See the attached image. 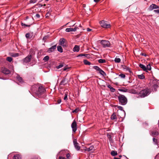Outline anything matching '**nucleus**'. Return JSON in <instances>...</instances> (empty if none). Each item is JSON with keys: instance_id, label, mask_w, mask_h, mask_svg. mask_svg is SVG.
I'll use <instances>...</instances> for the list:
<instances>
[{"instance_id": "nucleus-1", "label": "nucleus", "mask_w": 159, "mask_h": 159, "mask_svg": "<svg viewBox=\"0 0 159 159\" xmlns=\"http://www.w3.org/2000/svg\"><path fill=\"white\" fill-rule=\"evenodd\" d=\"M150 93V90L147 88H146L141 90L139 92V94L141 98H144L149 95Z\"/></svg>"}, {"instance_id": "nucleus-2", "label": "nucleus", "mask_w": 159, "mask_h": 159, "mask_svg": "<svg viewBox=\"0 0 159 159\" xmlns=\"http://www.w3.org/2000/svg\"><path fill=\"white\" fill-rule=\"evenodd\" d=\"M118 99L119 103L122 105H125L127 103V99L124 95H120L118 96Z\"/></svg>"}, {"instance_id": "nucleus-3", "label": "nucleus", "mask_w": 159, "mask_h": 159, "mask_svg": "<svg viewBox=\"0 0 159 159\" xmlns=\"http://www.w3.org/2000/svg\"><path fill=\"white\" fill-rule=\"evenodd\" d=\"M117 108L120 110L119 111H117L118 116L121 118H124L125 116V112L123 110V107L120 106H118Z\"/></svg>"}, {"instance_id": "nucleus-4", "label": "nucleus", "mask_w": 159, "mask_h": 159, "mask_svg": "<svg viewBox=\"0 0 159 159\" xmlns=\"http://www.w3.org/2000/svg\"><path fill=\"white\" fill-rule=\"evenodd\" d=\"M45 92V89L42 86H40L39 87L38 91L34 92L38 97H40L41 95L43 94Z\"/></svg>"}, {"instance_id": "nucleus-5", "label": "nucleus", "mask_w": 159, "mask_h": 159, "mask_svg": "<svg viewBox=\"0 0 159 159\" xmlns=\"http://www.w3.org/2000/svg\"><path fill=\"white\" fill-rule=\"evenodd\" d=\"M93 68L97 71H98L99 73L102 76H105L106 75V73L98 66H93Z\"/></svg>"}, {"instance_id": "nucleus-6", "label": "nucleus", "mask_w": 159, "mask_h": 159, "mask_svg": "<svg viewBox=\"0 0 159 159\" xmlns=\"http://www.w3.org/2000/svg\"><path fill=\"white\" fill-rule=\"evenodd\" d=\"M100 43L104 48L109 47L110 46V42L107 40H102Z\"/></svg>"}, {"instance_id": "nucleus-7", "label": "nucleus", "mask_w": 159, "mask_h": 159, "mask_svg": "<svg viewBox=\"0 0 159 159\" xmlns=\"http://www.w3.org/2000/svg\"><path fill=\"white\" fill-rule=\"evenodd\" d=\"M100 23L101 26L104 28H109L111 26L110 24H107V22L104 20H102L100 21Z\"/></svg>"}, {"instance_id": "nucleus-8", "label": "nucleus", "mask_w": 159, "mask_h": 159, "mask_svg": "<svg viewBox=\"0 0 159 159\" xmlns=\"http://www.w3.org/2000/svg\"><path fill=\"white\" fill-rule=\"evenodd\" d=\"M77 123L75 120H74L71 125V127L72 129V132L75 133L77 130Z\"/></svg>"}, {"instance_id": "nucleus-9", "label": "nucleus", "mask_w": 159, "mask_h": 159, "mask_svg": "<svg viewBox=\"0 0 159 159\" xmlns=\"http://www.w3.org/2000/svg\"><path fill=\"white\" fill-rule=\"evenodd\" d=\"M73 143L75 148L78 151L79 150L80 147L79 146V143H77L76 139H75L73 140Z\"/></svg>"}, {"instance_id": "nucleus-10", "label": "nucleus", "mask_w": 159, "mask_h": 159, "mask_svg": "<svg viewBox=\"0 0 159 159\" xmlns=\"http://www.w3.org/2000/svg\"><path fill=\"white\" fill-rule=\"evenodd\" d=\"M59 44L63 47H66L65 39L64 38L61 39L59 40Z\"/></svg>"}, {"instance_id": "nucleus-11", "label": "nucleus", "mask_w": 159, "mask_h": 159, "mask_svg": "<svg viewBox=\"0 0 159 159\" xmlns=\"http://www.w3.org/2000/svg\"><path fill=\"white\" fill-rule=\"evenodd\" d=\"M78 27H75L74 28H67L66 29V31L67 32L75 31L77 29Z\"/></svg>"}, {"instance_id": "nucleus-12", "label": "nucleus", "mask_w": 159, "mask_h": 159, "mask_svg": "<svg viewBox=\"0 0 159 159\" xmlns=\"http://www.w3.org/2000/svg\"><path fill=\"white\" fill-rule=\"evenodd\" d=\"M32 57L31 56H30L28 57H27L23 60V61L24 63H27L30 61Z\"/></svg>"}, {"instance_id": "nucleus-13", "label": "nucleus", "mask_w": 159, "mask_h": 159, "mask_svg": "<svg viewBox=\"0 0 159 159\" xmlns=\"http://www.w3.org/2000/svg\"><path fill=\"white\" fill-rule=\"evenodd\" d=\"M84 150L85 151H87L88 152H90L94 150V147L93 146H91L89 148H87L86 147L84 149Z\"/></svg>"}, {"instance_id": "nucleus-14", "label": "nucleus", "mask_w": 159, "mask_h": 159, "mask_svg": "<svg viewBox=\"0 0 159 159\" xmlns=\"http://www.w3.org/2000/svg\"><path fill=\"white\" fill-rule=\"evenodd\" d=\"M56 45H55L52 46L50 48H49V49L48 50V52H53L55 49H56Z\"/></svg>"}, {"instance_id": "nucleus-15", "label": "nucleus", "mask_w": 159, "mask_h": 159, "mask_svg": "<svg viewBox=\"0 0 159 159\" xmlns=\"http://www.w3.org/2000/svg\"><path fill=\"white\" fill-rule=\"evenodd\" d=\"M68 83L67 80L66 78H64L60 82V84L61 85H65Z\"/></svg>"}, {"instance_id": "nucleus-16", "label": "nucleus", "mask_w": 159, "mask_h": 159, "mask_svg": "<svg viewBox=\"0 0 159 159\" xmlns=\"http://www.w3.org/2000/svg\"><path fill=\"white\" fill-rule=\"evenodd\" d=\"M2 72L5 74H8L10 72V71L6 68H4L2 70Z\"/></svg>"}, {"instance_id": "nucleus-17", "label": "nucleus", "mask_w": 159, "mask_h": 159, "mask_svg": "<svg viewBox=\"0 0 159 159\" xmlns=\"http://www.w3.org/2000/svg\"><path fill=\"white\" fill-rule=\"evenodd\" d=\"M9 54L11 56L13 57H16L19 56V54L17 53L11 52Z\"/></svg>"}, {"instance_id": "nucleus-18", "label": "nucleus", "mask_w": 159, "mask_h": 159, "mask_svg": "<svg viewBox=\"0 0 159 159\" xmlns=\"http://www.w3.org/2000/svg\"><path fill=\"white\" fill-rule=\"evenodd\" d=\"M80 50L79 46L77 45H75L73 48V50L74 52H78Z\"/></svg>"}, {"instance_id": "nucleus-19", "label": "nucleus", "mask_w": 159, "mask_h": 159, "mask_svg": "<svg viewBox=\"0 0 159 159\" xmlns=\"http://www.w3.org/2000/svg\"><path fill=\"white\" fill-rule=\"evenodd\" d=\"M139 66L142 68L144 71H146V66L141 64H140L139 65Z\"/></svg>"}, {"instance_id": "nucleus-20", "label": "nucleus", "mask_w": 159, "mask_h": 159, "mask_svg": "<svg viewBox=\"0 0 159 159\" xmlns=\"http://www.w3.org/2000/svg\"><path fill=\"white\" fill-rule=\"evenodd\" d=\"M68 91H66L65 93L64 97V100L65 101L67 100V96H68Z\"/></svg>"}, {"instance_id": "nucleus-21", "label": "nucleus", "mask_w": 159, "mask_h": 159, "mask_svg": "<svg viewBox=\"0 0 159 159\" xmlns=\"http://www.w3.org/2000/svg\"><path fill=\"white\" fill-rule=\"evenodd\" d=\"M111 154L112 156H115L117 155V153L116 151L112 150L111 152Z\"/></svg>"}, {"instance_id": "nucleus-22", "label": "nucleus", "mask_w": 159, "mask_h": 159, "mask_svg": "<svg viewBox=\"0 0 159 159\" xmlns=\"http://www.w3.org/2000/svg\"><path fill=\"white\" fill-rule=\"evenodd\" d=\"M116 119L117 117L116 115L114 113L111 116V119L112 120H114L115 119Z\"/></svg>"}, {"instance_id": "nucleus-23", "label": "nucleus", "mask_w": 159, "mask_h": 159, "mask_svg": "<svg viewBox=\"0 0 159 159\" xmlns=\"http://www.w3.org/2000/svg\"><path fill=\"white\" fill-rule=\"evenodd\" d=\"M124 69L128 71L129 72H131L130 68L126 66H124Z\"/></svg>"}, {"instance_id": "nucleus-24", "label": "nucleus", "mask_w": 159, "mask_h": 159, "mask_svg": "<svg viewBox=\"0 0 159 159\" xmlns=\"http://www.w3.org/2000/svg\"><path fill=\"white\" fill-rule=\"evenodd\" d=\"M57 50L60 52H63V49L61 46H57Z\"/></svg>"}, {"instance_id": "nucleus-25", "label": "nucleus", "mask_w": 159, "mask_h": 159, "mask_svg": "<svg viewBox=\"0 0 159 159\" xmlns=\"http://www.w3.org/2000/svg\"><path fill=\"white\" fill-rule=\"evenodd\" d=\"M98 62L100 63H105L106 61L104 59H100L98 60Z\"/></svg>"}, {"instance_id": "nucleus-26", "label": "nucleus", "mask_w": 159, "mask_h": 159, "mask_svg": "<svg viewBox=\"0 0 159 159\" xmlns=\"http://www.w3.org/2000/svg\"><path fill=\"white\" fill-rule=\"evenodd\" d=\"M84 64L86 65H89L91 64V63L87 60H84Z\"/></svg>"}, {"instance_id": "nucleus-27", "label": "nucleus", "mask_w": 159, "mask_h": 159, "mask_svg": "<svg viewBox=\"0 0 159 159\" xmlns=\"http://www.w3.org/2000/svg\"><path fill=\"white\" fill-rule=\"evenodd\" d=\"M139 78L143 80L145 78V76L143 74L138 75Z\"/></svg>"}, {"instance_id": "nucleus-28", "label": "nucleus", "mask_w": 159, "mask_h": 159, "mask_svg": "<svg viewBox=\"0 0 159 159\" xmlns=\"http://www.w3.org/2000/svg\"><path fill=\"white\" fill-rule=\"evenodd\" d=\"M146 72H147V70H151V68L150 64H148L147 65V67H146Z\"/></svg>"}, {"instance_id": "nucleus-29", "label": "nucleus", "mask_w": 159, "mask_h": 159, "mask_svg": "<svg viewBox=\"0 0 159 159\" xmlns=\"http://www.w3.org/2000/svg\"><path fill=\"white\" fill-rule=\"evenodd\" d=\"M151 7H152L153 9L158 8V7L155 4H152L151 5Z\"/></svg>"}, {"instance_id": "nucleus-30", "label": "nucleus", "mask_w": 159, "mask_h": 159, "mask_svg": "<svg viewBox=\"0 0 159 159\" xmlns=\"http://www.w3.org/2000/svg\"><path fill=\"white\" fill-rule=\"evenodd\" d=\"M40 15L38 13H37L34 16V17L37 19H39L40 18Z\"/></svg>"}, {"instance_id": "nucleus-31", "label": "nucleus", "mask_w": 159, "mask_h": 159, "mask_svg": "<svg viewBox=\"0 0 159 159\" xmlns=\"http://www.w3.org/2000/svg\"><path fill=\"white\" fill-rule=\"evenodd\" d=\"M154 89L155 91H156L157 90V89L158 87V85L157 84H154L153 85Z\"/></svg>"}, {"instance_id": "nucleus-32", "label": "nucleus", "mask_w": 159, "mask_h": 159, "mask_svg": "<svg viewBox=\"0 0 159 159\" xmlns=\"http://www.w3.org/2000/svg\"><path fill=\"white\" fill-rule=\"evenodd\" d=\"M115 61L116 63H119L120 61V59L118 58H116L115 59Z\"/></svg>"}, {"instance_id": "nucleus-33", "label": "nucleus", "mask_w": 159, "mask_h": 159, "mask_svg": "<svg viewBox=\"0 0 159 159\" xmlns=\"http://www.w3.org/2000/svg\"><path fill=\"white\" fill-rule=\"evenodd\" d=\"M6 60L9 62H11L12 60V58L11 57H7L6 58Z\"/></svg>"}, {"instance_id": "nucleus-34", "label": "nucleus", "mask_w": 159, "mask_h": 159, "mask_svg": "<svg viewBox=\"0 0 159 159\" xmlns=\"http://www.w3.org/2000/svg\"><path fill=\"white\" fill-rule=\"evenodd\" d=\"M49 59V57L48 56H46L45 57L43 58V60L44 61H47Z\"/></svg>"}, {"instance_id": "nucleus-35", "label": "nucleus", "mask_w": 159, "mask_h": 159, "mask_svg": "<svg viewBox=\"0 0 159 159\" xmlns=\"http://www.w3.org/2000/svg\"><path fill=\"white\" fill-rule=\"evenodd\" d=\"M13 159H20L19 155H15L13 157Z\"/></svg>"}, {"instance_id": "nucleus-36", "label": "nucleus", "mask_w": 159, "mask_h": 159, "mask_svg": "<svg viewBox=\"0 0 159 159\" xmlns=\"http://www.w3.org/2000/svg\"><path fill=\"white\" fill-rule=\"evenodd\" d=\"M152 133L153 135H157L159 134L158 132L157 131H153L152 132Z\"/></svg>"}, {"instance_id": "nucleus-37", "label": "nucleus", "mask_w": 159, "mask_h": 159, "mask_svg": "<svg viewBox=\"0 0 159 159\" xmlns=\"http://www.w3.org/2000/svg\"><path fill=\"white\" fill-rule=\"evenodd\" d=\"M88 55L87 54H79L77 57H82V56H85V57H87V56Z\"/></svg>"}, {"instance_id": "nucleus-38", "label": "nucleus", "mask_w": 159, "mask_h": 159, "mask_svg": "<svg viewBox=\"0 0 159 159\" xmlns=\"http://www.w3.org/2000/svg\"><path fill=\"white\" fill-rule=\"evenodd\" d=\"M37 1V0H30V3H36Z\"/></svg>"}, {"instance_id": "nucleus-39", "label": "nucleus", "mask_w": 159, "mask_h": 159, "mask_svg": "<svg viewBox=\"0 0 159 159\" xmlns=\"http://www.w3.org/2000/svg\"><path fill=\"white\" fill-rule=\"evenodd\" d=\"M119 76H120L121 78H125V75L124 74H120L119 75Z\"/></svg>"}, {"instance_id": "nucleus-40", "label": "nucleus", "mask_w": 159, "mask_h": 159, "mask_svg": "<svg viewBox=\"0 0 159 159\" xmlns=\"http://www.w3.org/2000/svg\"><path fill=\"white\" fill-rule=\"evenodd\" d=\"M153 142L155 144H156L157 143V140L155 138H153Z\"/></svg>"}, {"instance_id": "nucleus-41", "label": "nucleus", "mask_w": 159, "mask_h": 159, "mask_svg": "<svg viewBox=\"0 0 159 159\" xmlns=\"http://www.w3.org/2000/svg\"><path fill=\"white\" fill-rule=\"evenodd\" d=\"M25 37L29 39L31 38L30 37V34L29 33H27L25 35Z\"/></svg>"}, {"instance_id": "nucleus-42", "label": "nucleus", "mask_w": 159, "mask_h": 159, "mask_svg": "<svg viewBox=\"0 0 159 159\" xmlns=\"http://www.w3.org/2000/svg\"><path fill=\"white\" fill-rule=\"evenodd\" d=\"M79 108H77L72 111L73 113H77L79 111Z\"/></svg>"}, {"instance_id": "nucleus-43", "label": "nucleus", "mask_w": 159, "mask_h": 159, "mask_svg": "<svg viewBox=\"0 0 159 159\" xmlns=\"http://www.w3.org/2000/svg\"><path fill=\"white\" fill-rule=\"evenodd\" d=\"M50 12H48L47 13V14H46V15H45L46 17L48 18V17H49V16H50Z\"/></svg>"}, {"instance_id": "nucleus-44", "label": "nucleus", "mask_w": 159, "mask_h": 159, "mask_svg": "<svg viewBox=\"0 0 159 159\" xmlns=\"http://www.w3.org/2000/svg\"><path fill=\"white\" fill-rule=\"evenodd\" d=\"M63 66V65L62 64H60L58 66H57V69H59L62 67Z\"/></svg>"}, {"instance_id": "nucleus-45", "label": "nucleus", "mask_w": 159, "mask_h": 159, "mask_svg": "<svg viewBox=\"0 0 159 159\" xmlns=\"http://www.w3.org/2000/svg\"><path fill=\"white\" fill-rule=\"evenodd\" d=\"M110 89L111 91L113 92H114L115 91V89L112 87Z\"/></svg>"}, {"instance_id": "nucleus-46", "label": "nucleus", "mask_w": 159, "mask_h": 159, "mask_svg": "<svg viewBox=\"0 0 159 159\" xmlns=\"http://www.w3.org/2000/svg\"><path fill=\"white\" fill-rule=\"evenodd\" d=\"M21 24L22 26H25L26 27H30V25H26L23 23H22Z\"/></svg>"}, {"instance_id": "nucleus-47", "label": "nucleus", "mask_w": 159, "mask_h": 159, "mask_svg": "<svg viewBox=\"0 0 159 159\" xmlns=\"http://www.w3.org/2000/svg\"><path fill=\"white\" fill-rule=\"evenodd\" d=\"M107 137L109 139V141H110L111 140V135L107 134Z\"/></svg>"}, {"instance_id": "nucleus-48", "label": "nucleus", "mask_w": 159, "mask_h": 159, "mask_svg": "<svg viewBox=\"0 0 159 159\" xmlns=\"http://www.w3.org/2000/svg\"><path fill=\"white\" fill-rule=\"evenodd\" d=\"M59 159H66L64 157L62 156H60L59 158Z\"/></svg>"}, {"instance_id": "nucleus-49", "label": "nucleus", "mask_w": 159, "mask_h": 159, "mask_svg": "<svg viewBox=\"0 0 159 159\" xmlns=\"http://www.w3.org/2000/svg\"><path fill=\"white\" fill-rule=\"evenodd\" d=\"M66 157L67 158H68L69 157H70V155L69 153H67L66 155Z\"/></svg>"}, {"instance_id": "nucleus-50", "label": "nucleus", "mask_w": 159, "mask_h": 159, "mask_svg": "<svg viewBox=\"0 0 159 159\" xmlns=\"http://www.w3.org/2000/svg\"><path fill=\"white\" fill-rule=\"evenodd\" d=\"M30 159H38V158L36 156H34L32 157Z\"/></svg>"}, {"instance_id": "nucleus-51", "label": "nucleus", "mask_w": 159, "mask_h": 159, "mask_svg": "<svg viewBox=\"0 0 159 159\" xmlns=\"http://www.w3.org/2000/svg\"><path fill=\"white\" fill-rule=\"evenodd\" d=\"M141 55L145 57H146L147 56V55L146 54V53H141Z\"/></svg>"}, {"instance_id": "nucleus-52", "label": "nucleus", "mask_w": 159, "mask_h": 159, "mask_svg": "<svg viewBox=\"0 0 159 159\" xmlns=\"http://www.w3.org/2000/svg\"><path fill=\"white\" fill-rule=\"evenodd\" d=\"M154 11L156 12H157V13H159V10L157 9V10H154Z\"/></svg>"}, {"instance_id": "nucleus-53", "label": "nucleus", "mask_w": 159, "mask_h": 159, "mask_svg": "<svg viewBox=\"0 0 159 159\" xmlns=\"http://www.w3.org/2000/svg\"><path fill=\"white\" fill-rule=\"evenodd\" d=\"M57 102L58 104L60 103L61 102V100L60 99H59L58 100Z\"/></svg>"}, {"instance_id": "nucleus-54", "label": "nucleus", "mask_w": 159, "mask_h": 159, "mask_svg": "<svg viewBox=\"0 0 159 159\" xmlns=\"http://www.w3.org/2000/svg\"><path fill=\"white\" fill-rule=\"evenodd\" d=\"M20 84H22V83H23V81L22 80V78L20 77Z\"/></svg>"}, {"instance_id": "nucleus-55", "label": "nucleus", "mask_w": 159, "mask_h": 159, "mask_svg": "<svg viewBox=\"0 0 159 159\" xmlns=\"http://www.w3.org/2000/svg\"><path fill=\"white\" fill-rule=\"evenodd\" d=\"M107 87L109 88L110 89H111V88L112 87L111 86V85H109V84L108 85H107Z\"/></svg>"}, {"instance_id": "nucleus-56", "label": "nucleus", "mask_w": 159, "mask_h": 159, "mask_svg": "<svg viewBox=\"0 0 159 159\" xmlns=\"http://www.w3.org/2000/svg\"><path fill=\"white\" fill-rule=\"evenodd\" d=\"M91 30V29L89 28H87V31H90Z\"/></svg>"}, {"instance_id": "nucleus-57", "label": "nucleus", "mask_w": 159, "mask_h": 159, "mask_svg": "<svg viewBox=\"0 0 159 159\" xmlns=\"http://www.w3.org/2000/svg\"><path fill=\"white\" fill-rule=\"evenodd\" d=\"M100 0H94V1L95 2H97L100 1Z\"/></svg>"}, {"instance_id": "nucleus-58", "label": "nucleus", "mask_w": 159, "mask_h": 159, "mask_svg": "<svg viewBox=\"0 0 159 159\" xmlns=\"http://www.w3.org/2000/svg\"><path fill=\"white\" fill-rule=\"evenodd\" d=\"M67 69V68H66L65 67L64 68L63 70L64 71H66V70Z\"/></svg>"}, {"instance_id": "nucleus-59", "label": "nucleus", "mask_w": 159, "mask_h": 159, "mask_svg": "<svg viewBox=\"0 0 159 159\" xmlns=\"http://www.w3.org/2000/svg\"><path fill=\"white\" fill-rule=\"evenodd\" d=\"M114 159H120V158H117V157H115L114 158Z\"/></svg>"}, {"instance_id": "nucleus-60", "label": "nucleus", "mask_w": 159, "mask_h": 159, "mask_svg": "<svg viewBox=\"0 0 159 159\" xmlns=\"http://www.w3.org/2000/svg\"><path fill=\"white\" fill-rule=\"evenodd\" d=\"M46 39V37H44L43 38V40H44L45 39Z\"/></svg>"}, {"instance_id": "nucleus-61", "label": "nucleus", "mask_w": 159, "mask_h": 159, "mask_svg": "<svg viewBox=\"0 0 159 159\" xmlns=\"http://www.w3.org/2000/svg\"><path fill=\"white\" fill-rule=\"evenodd\" d=\"M85 6H86L85 5V4L83 5V7H85Z\"/></svg>"}, {"instance_id": "nucleus-62", "label": "nucleus", "mask_w": 159, "mask_h": 159, "mask_svg": "<svg viewBox=\"0 0 159 159\" xmlns=\"http://www.w3.org/2000/svg\"><path fill=\"white\" fill-rule=\"evenodd\" d=\"M119 157H122V156L121 155H120L119 156Z\"/></svg>"}, {"instance_id": "nucleus-63", "label": "nucleus", "mask_w": 159, "mask_h": 159, "mask_svg": "<svg viewBox=\"0 0 159 159\" xmlns=\"http://www.w3.org/2000/svg\"><path fill=\"white\" fill-rule=\"evenodd\" d=\"M1 39H0V41H1Z\"/></svg>"}, {"instance_id": "nucleus-64", "label": "nucleus", "mask_w": 159, "mask_h": 159, "mask_svg": "<svg viewBox=\"0 0 159 159\" xmlns=\"http://www.w3.org/2000/svg\"><path fill=\"white\" fill-rule=\"evenodd\" d=\"M158 8H159V7H158Z\"/></svg>"}]
</instances>
